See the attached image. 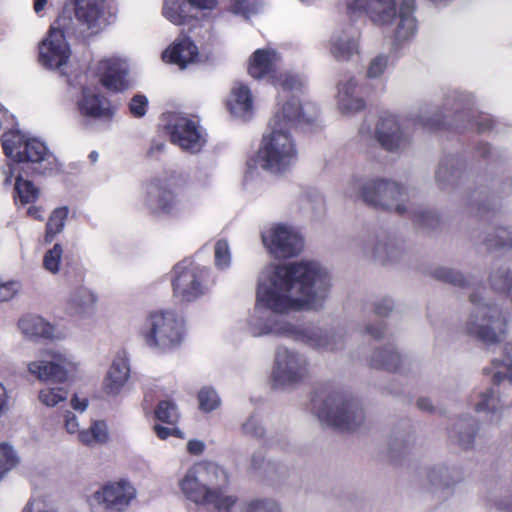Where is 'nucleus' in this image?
<instances>
[{
	"label": "nucleus",
	"mask_w": 512,
	"mask_h": 512,
	"mask_svg": "<svg viewBox=\"0 0 512 512\" xmlns=\"http://www.w3.org/2000/svg\"><path fill=\"white\" fill-rule=\"evenodd\" d=\"M327 273L313 262H295L276 267L271 285L259 284L257 305L276 313L317 309L324 296L318 297L316 284H326Z\"/></svg>",
	"instance_id": "f257e3e1"
},
{
	"label": "nucleus",
	"mask_w": 512,
	"mask_h": 512,
	"mask_svg": "<svg viewBox=\"0 0 512 512\" xmlns=\"http://www.w3.org/2000/svg\"><path fill=\"white\" fill-rule=\"evenodd\" d=\"M304 120V113L294 101L287 102L269 121L270 132L263 136L258 152L265 169L282 172L297 158L291 129Z\"/></svg>",
	"instance_id": "f03ea898"
},
{
	"label": "nucleus",
	"mask_w": 512,
	"mask_h": 512,
	"mask_svg": "<svg viewBox=\"0 0 512 512\" xmlns=\"http://www.w3.org/2000/svg\"><path fill=\"white\" fill-rule=\"evenodd\" d=\"M311 404L322 423L340 432H354L364 421L363 409L357 399L329 387L316 390Z\"/></svg>",
	"instance_id": "7ed1b4c3"
},
{
	"label": "nucleus",
	"mask_w": 512,
	"mask_h": 512,
	"mask_svg": "<svg viewBox=\"0 0 512 512\" xmlns=\"http://www.w3.org/2000/svg\"><path fill=\"white\" fill-rule=\"evenodd\" d=\"M415 0H402L399 5V22L395 30V39L402 42L410 39L416 29ZM368 15L371 21L377 25L391 24L397 17L395 0H352L347 4V13L352 19L357 13Z\"/></svg>",
	"instance_id": "20e7f679"
},
{
	"label": "nucleus",
	"mask_w": 512,
	"mask_h": 512,
	"mask_svg": "<svg viewBox=\"0 0 512 512\" xmlns=\"http://www.w3.org/2000/svg\"><path fill=\"white\" fill-rule=\"evenodd\" d=\"M224 472L215 464L201 462L193 465L180 481V489L187 499L196 504L212 505L218 512H230L237 502L234 496H227L221 487L210 488V476Z\"/></svg>",
	"instance_id": "39448f33"
},
{
	"label": "nucleus",
	"mask_w": 512,
	"mask_h": 512,
	"mask_svg": "<svg viewBox=\"0 0 512 512\" xmlns=\"http://www.w3.org/2000/svg\"><path fill=\"white\" fill-rule=\"evenodd\" d=\"M480 290L485 288L479 287L469 296L475 310L466 324V332L485 344H496L505 337L508 318L495 304L482 303Z\"/></svg>",
	"instance_id": "423d86ee"
},
{
	"label": "nucleus",
	"mask_w": 512,
	"mask_h": 512,
	"mask_svg": "<svg viewBox=\"0 0 512 512\" xmlns=\"http://www.w3.org/2000/svg\"><path fill=\"white\" fill-rule=\"evenodd\" d=\"M140 336L147 346L171 349L178 346L183 338V322L170 311L151 312L140 328Z\"/></svg>",
	"instance_id": "0eeeda50"
},
{
	"label": "nucleus",
	"mask_w": 512,
	"mask_h": 512,
	"mask_svg": "<svg viewBox=\"0 0 512 512\" xmlns=\"http://www.w3.org/2000/svg\"><path fill=\"white\" fill-rule=\"evenodd\" d=\"M105 0H75L74 15L70 9L63 8L49 31L63 35V38L76 36L80 31L78 26L86 29L97 27L98 21L103 15Z\"/></svg>",
	"instance_id": "6e6552de"
},
{
	"label": "nucleus",
	"mask_w": 512,
	"mask_h": 512,
	"mask_svg": "<svg viewBox=\"0 0 512 512\" xmlns=\"http://www.w3.org/2000/svg\"><path fill=\"white\" fill-rule=\"evenodd\" d=\"M180 180L175 175L155 177L146 183L144 206L154 216H171L179 204Z\"/></svg>",
	"instance_id": "1a4fd4ad"
},
{
	"label": "nucleus",
	"mask_w": 512,
	"mask_h": 512,
	"mask_svg": "<svg viewBox=\"0 0 512 512\" xmlns=\"http://www.w3.org/2000/svg\"><path fill=\"white\" fill-rule=\"evenodd\" d=\"M173 295L181 302H191L207 289L210 269L193 261L183 260L173 268Z\"/></svg>",
	"instance_id": "9d476101"
},
{
	"label": "nucleus",
	"mask_w": 512,
	"mask_h": 512,
	"mask_svg": "<svg viewBox=\"0 0 512 512\" xmlns=\"http://www.w3.org/2000/svg\"><path fill=\"white\" fill-rule=\"evenodd\" d=\"M407 195L405 187L384 179L369 181L361 189V198L368 206L387 211L393 210L400 216L408 211L405 204Z\"/></svg>",
	"instance_id": "9b49d317"
},
{
	"label": "nucleus",
	"mask_w": 512,
	"mask_h": 512,
	"mask_svg": "<svg viewBox=\"0 0 512 512\" xmlns=\"http://www.w3.org/2000/svg\"><path fill=\"white\" fill-rule=\"evenodd\" d=\"M1 141L4 154L19 163H39L47 154V147L43 142L27 138L18 130L3 133Z\"/></svg>",
	"instance_id": "f8f14e48"
},
{
	"label": "nucleus",
	"mask_w": 512,
	"mask_h": 512,
	"mask_svg": "<svg viewBox=\"0 0 512 512\" xmlns=\"http://www.w3.org/2000/svg\"><path fill=\"white\" fill-rule=\"evenodd\" d=\"M262 241L276 258L296 256L303 247L300 235L285 225L278 224L262 233Z\"/></svg>",
	"instance_id": "ddd939ff"
},
{
	"label": "nucleus",
	"mask_w": 512,
	"mask_h": 512,
	"mask_svg": "<svg viewBox=\"0 0 512 512\" xmlns=\"http://www.w3.org/2000/svg\"><path fill=\"white\" fill-rule=\"evenodd\" d=\"M306 374L307 363L298 354L284 347L277 349L272 373L275 386L296 384L302 381Z\"/></svg>",
	"instance_id": "4468645a"
},
{
	"label": "nucleus",
	"mask_w": 512,
	"mask_h": 512,
	"mask_svg": "<svg viewBox=\"0 0 512 512\" xmlns=\"http://www.w3.org/2000/svg\"><path fill=\"white\" fill-rule=\"evenodd\" d=\"M375 133L381 147L390 152L398 151L410 142L407 126L393 114L381 117Z\"/></svg>",
	"instance_id": "2eb2a0df"
},
{
	"label": "nucleus",
	"mask_w": 512,
	"mask_h": 512,
	"mask_svg": "<svg viewBox=\"0 0 512 512\" xmlns=\"http://www.w3.org/2000/svg\"><path fill=\"white\" fill-rule=\"evenodd\" d=\"M65 277L69 285L76 286L67 300L66 311L69 315L79 314L96 303V295L82 285L85 279V271L82 267L67 270Z\"/></svg>",
	"instance_id": "dca6fc26"
},
{
	"label": "nucleus",
	"mask_w": 512,
	"mask_h": 512,
	"mask_svg": "<svg viewBox=\"0 0 512 512\" xmlns=\"http://www.w3.org/2000/svg\"><path fill=\"white\" fill-rule=\"evenodd\" d=\"M51 361H33L28 371L43 382L64 383L68 379L70 361L60 353H50Z\"/></svg>",
	"instance_id": "f3484780"
},
{
	"label": "nucleus",
	"mask_w": 512,
	"mask_h": 512,
	"mask_svg": "<svg viewBox=\"0 0 512 512\" xmlns=\"http://www.w3.org/2000/svg\"><path fill=\"white\" fill-rule=\"evenodd\" d=\"M70 48L61 34L49 31L48 36L42 41L39 52L40 62L48 68H60L68 62Z\"/></svg>",
	"instance_id": "a211bd4d"
},
{
	"label": "nucleus",
	"mask_w": 512,
	"mask_h": 512,
	"mask_svg": "<svg viewBox=\"0 0 512 512\" xmlns=\"http://www.w3.org/2000/svg\"><path fill=\"white\" fill-rule=\"evenodd\" d=\"M94 497L104 503L107 509L122 511L135 497V489L129 482L120 480L105 485Z\"/></svg>",
	"instance_id": "6ab92c4d"
},
{
	"label": "nucleus",
	"mask_w": 512,
	"mask_h": 512,
	"mask_svg": "<svg viewBox=\"0 0 512 512\" xmlns=\"http://www.w3.org/2000/svg\"><path fill=\"white\" fill-rule=\"evenodd\" d=\"M97 75L100 84L108 91L123 92L129 83L126 79L127 70L117 59H104L99 61Z\"/></svg>",
	"instance_id": "aec40b11"
},
{
	"label": "nucleus",
	"mask_w": 512,
	"mask_h": 512,
	"mask_svg": "<svg viewBox=\"0 0 512 512\" xmlns=\"http://www.w3.org/2000/svg\"><path fill=\"white\" fill-rule=\"evenodd\" d=\"M79 113L88 118L111 120L114 110L110 101L99 93L84 87L81 98L77 102Z\"/></svg>",
	"instance_id": "412c9836"
},
{
	"label": "nucleus",
	"mask_w": 512,
	"mask_h": 512,
	"mask_svg": "<svg viewBox=\"0 0 512 512\" xmlns=\"http://www.w3.org/2000/svg\"><path fill=\"white\" fill-rule=\"evenodd\" d=\"M171 140L181 148L199 151L205 140L202 138L196 123L186 117L178 118L171 126Z\"/></svg>",
	"instance_id": "4be33fe9"
},
{
	"label": "nucleus",
	"mask_w": 512,
	"mask_h": 512,
	"mask_svg": "<svg viewBox=\"0 0 512 512\" xmlns=\"http://www.w3.org/2000/svg\"><path fill=\"white\" fill-rule=\"evenodd\" d=\"M198 56V47L189 37L176 40L162 53V59L165 62L175 64L180 69H184L188 64L196 62Z\"/></svg>",
	"instance_id": "5701e85b"
},
{
	"label": "nucleus",
	"mask_w": 512,
	"mask_h": 512,
	"mask_svg": "<svg viewBox=\"0 0 512 512\" xmlns=\"http://www.w3.org/2000/svg\"><path fill=\"white\" fill-rule=\"evenodd\" d=\"M130 367L128 359L118 355L112 362L104 381V391L107 394L115 395L120 392L128 380Z\"/></svg>",
	"instance_id": "b1692460"
},
{
	"label": "nucleus",
	"mask_w": 512,
	"mask_h": 512,
	"mask_svg": "<svg viewBox=\"0 0 512 512\" xmlns=\"http://www.w3.org/2000/svg\"><path fill=\"white\" fill-rule=\"evenodd\" d=\"M227 108L236 117L248 119L252 115L253 99L248 86L239 84L231 91Z\"/></svg>",
	"instance_id": "393cba45"
},
{
	"label": "nucleus",
	"mask_w": 512,
	"mask_h": 512,
	"mask_svg": "<svg viewBox=\"0 0 512 512\" xmlns=\"http://www.w3.org/2000/svg\"><path fill=\"white\" fill-rule=\"evenodd\" d=\"M276 56L273 50L257 49L250 57L249 74L255 79L270 75L275 69Z\"/></svg>",
	"instance_id": "a878e982"
},
{
	"label": "nucleus",
	"mask_w": 512,
	"mask_h": 512,
	"mask_svg": "<svg viewBox=\"0 0 512 512\" xmlns=\"http://www.w3.org/2000/svg\"><path fill=\"white\" fill-rule=\"evenodd\" d=\"M18 326L23 334L30 338L53 337L54 327L37 315H25L19 319Z\"/></svg>",
	"instance_id": "bb28decb"
},
{
	"label": "nucleus",
	"mask_w": 512,
	"mask_h": 512,
	"mask_svg": "<svg viewBox=\"0 0 512 512\" xmlns=\"http://www.w3.org/2000/svg\"><path fill=\"white\" fill-rule=\"evenodd\" d=\"M356 87L357 82L354 77L338 85L340 95L339 107L345 114L358 112L365 108V102L362 98L352 97Z\"/></svg>",
	"instance_id": "cd10ccee"
},
{
	"label": "nucleus",
	"mask_w": 512,
	"mask_h": 512,
	"mask_svg": "<svg viewBox=\"0 0 512 512\" xmlns=\"http://www.w3.org/2000/svg\"><path fill=\"white\" fill-rule=\"evenodd\" d=\"M192 8L186 0H165L162 14L175 25H183L195 19L190 13Z\"/></svg>",
	"instance_id": "c85d7f7f"
},
{
	"label": "nucleus",
	"mask_w": 512,
	"mask_h": 512,
	"mask_svg": "<svg viewBox=\"0 0 512 512\" xmlns=\"http://www.w3.org/2000/svg\"><path fill=\"white\" fill-rule=\"evenodd\" d=\"M505 357L503 360H493L492 368L486 367L483 369L485 375H490L493 369L497 371L493 373L492 381L494 385H499L503 380L507 379L512 383V345L507 343L504 346Z\"/></svg>",
	"instance_id": "c756f323"
},
{
	"label": "nucleus",
	"mask_w": 512,
	"mask_h": 512,
	"mask_svg": "<svg viewBox=\"0 0 512 512\" xmlns=\"http://www.w3.org/2000/svg\"><path fill=\"white\" fill-rule=\"evenodd\" d=\"M402 357L394 349H378L375 350L371 359L370 367L386 370L389 372H396L402 365Z\"/></svg>",
	"instance_id": "7c9ffc66"
},
{
	"label": "nucleus",
	"mask_w": 512,
	"mask_h": 512,
	"mask_svg": "<svg viewBox=\"0 0 512 512\" xmlns=\"http://www.w3.org/2000/svg\"><path fill=\"white\" fill-rule=\"evenodd\" d=\"M476 422L472 419H461L453 427L454 434L450 437L463 450L473 447L477 433Z\"/></svg>",
	"instance_id": "2f4dec72"
},
{
	"label": "nucleus",
	"mask_w": 512,
	"mask_h": 512,
	"mask_svg": "<svg viewBox=\"0 0 512 512\" xmlns=\"http://www.w3.org/2000/svg\"><path fill=\"white\" fill-rule=\"evenodd\" d=\"M39 196L40 190L32 181L24 179L21 175L16 177L13 190L15 203L32 204L38 200Z\"/></svg>",
	"instance_id": "473e14b6"
},
{
	"label": "nucleus",
	"mask_w": 512,
	"mask_h": 512,
	"mask_svg": "<svg viewBox=\"0 0 512 512\" xmlns=\"http://www.w3.org/2000/svg\"><path fill=\"white\" fill-rule=\"evenodd\" d=\"M272 83L277 88H280L282 90V92L287 93V94L299 93L302 91V88H303V82L300 79V77L298 75H295L292 73H280L279 75L272 76ZM292 101H294L297 105L302 107L299 100L294 95H292V97L290 99H288L282 105V107L287 102H292ZM301 109L303 110V108H301Z\"/></svg>",
	"instance_id": "72a5a7b5"
},
{
	"label": "nucleus",
	"mask_w": 512,
	"mask_h": 512,
	"mask_svg": "<svg viewBox=\"0 0 512 512\" xmlns=\"http://www.w3.org/2000/svg\"><path fill=\"white\" fill-rule=\"evenodd\" d=\"M68 214L69 209L67 206L58 207L51 212L45 227V243H51L56 235L63 231Z\"/></svg>",
	"instance_id": "f704fd0d"
},
{
	"label": "nucleus",
	"mask_w": 512,
	"mask_h": 512,
	"mask_svg": "<svg viewBox=\"0 0 512 512\" xmlns=\"http://www.w3.org/2000/svg\"><path fill=\"white\" fill-rule=\"evenodd\" d=\"M154 416L169 426H176L180 419L178 408L172 400L159 401L154 409Z\"/></svg>",
	"instance_id": "c9c22d12"
},
{
	"label": "nucleus",
	"mask_w": 512,
	"mask_h": 512,
	"mask_svg": "<svg viewBox=\"0 0 512 512\" xmlns=\"http://www.w3.org/2000/svg\"><path fill=\"white\" fill-rule=\"evenodd\" d=\"M358 44L353 38L343 40L333 39L330 45V52L338 61H348L354 53L358 52Z\"/></svg>",
	"instance_id": "e433bc0d"
},
{
	"label": "nucleus",
	"mask_w": 512,
	"mask_h": 512,
	"mask_svg": "<svg viewBox=\"0 0 512 512\" xmlns=\"http://www.w3.org/2000/svg\"><path fill=\"white\" fill-rule=\"evenodd\" d=\"M79 440L86 445L95 443H105L108 440L107 425L104 421H95L89 430L79 433Z\"/></svg>",
	"instance_id": "4c0bfd02"
},
{
	"label": "nucleus",
	"mask_w": 512,
	"mask_h": 512,
	"mask_svg": "<svg viewBox=\"0 0 512 512\" xmlns=\"http://www.w3.org/2000/svg\"><path fill=\"white\" fill-rule=\"evenodd\" d=\"M433 276L437 280L443 281L445 283L465 288L469 286V281L458 271L453 269L440 267L433 271Z\"/></svg>",
	"instance_id": "58836bf2"
},
{
	"label": "nucleus",
	"mask_w": 512,
	"mask_h": 512,
	"mask_svg": "<svg viewBox=\"0 0 512 512\" xmlns=\"http://www.w3.org/2000/svg\"><path fill=\"white\" fill-rule=\"evenodd\" d=\"M199 408L204 412H211L219 407L220 398L216 391L210 387H203L197 395Z\"/></svg>",
	"instance_id": "ea45409f"
},
{
	"label": "nucleus",
	"mask_w": 512,
	"mask_h": 512,
	"mask_svg": "<svg viewBox=\"0 0 512 512\" xmlns=\"http://www.w3.org/2000/svg\"><path fill=\"white\" fill-rule=\"evenodd\" d=\"M68 392L63 388H46L39 392V400L46 406L54 407L67 399Z\"/></svg>",
	"instance_id": "a19ab883"
},
{
	"label": "nucleus",
	"mask_w": 512,
	"mask_h": 512,
	"mask_svg": "<svg viewBox=\"0 0 512 512\" xmlns=\"http://www.w3.org/2000/svg\"><path fill=\"white\" fill-rule=\"evenodd\" d=\"M485 243L488 249L512 248V232L506 228H498L495 236H489Z\"/></svg>",
	"instance_id": "79ce46f5"
},
{
	"label": "nucleus",
	"mask_w": 512,
	"mask_h": 512,
	"mask_svg": "<svg viewBox=\"0 0 512 512\" xmlns=\"http://www.w3.org/2000/svg\"><path fill=\"white\" fill-rule=\"evenodd\" d=\"M499 409H501L500 399L495 396L493 388L483 393L481 395V401L475 406L477 412H496Z\"/></svg>",
	"instance_id": "37998d69"
},
{
	"label": "nucleus",
	"mask_w": 512,
	"mask_h": 512,
	"mask_svg": "<svg viewBox=\"0 0 512 512\" xmlns=\"http://www.w3.org/2000/svg\"><path fill=\"white\" fill-rule=\"evenodd\" d=\"M17 461L13 449L7 444H0V479L16 465Z\"/></svg>",
	"instance_id": "c03bdc74"
},
{
	"label": "nucleus",
	"mask_w": 512,
	"mask_h": 512,
	"mask_svg": "<svg viewBox=\"0 0 512 512\" xmlns=\"http://www.w3.org/2000/svg\"><path fill=\"white\" fill-rule=\"evenodd\" d=\"M63 249L60 244L56 243L53 248L49 249L43 258V266L46 270L56 273L59 271L60 260Z\"/></svg>",
	"instance_id": "a18cd8bd"
},
{
	"label": "nucleus",
	"mask_w": 512,
	"mask_h": 512,
	"mask_svg": "<svg viewBox=\"0 0 512 512\" xmlns=\"http://www.w3.org/2000/svg\"><path fill=\"white\" fill-rule=\"evenodd\" d=\"M230 264L229 245L226 240H218L215 244V265L218 268H226Z\"/></svg>",
	"instance_id": "49530a36"
},
{
	"label": "nucleus",
	"mask_w": 512,
	"mask_h": 512,
	"mask_svg": "<svg viewBox=\"0 0 512 512\" xmlns=\"http://www.w3.org/2000/svg\"><path fill=\"white\" fill-rule=\"evenodd\" d=\"M129 112L134 118H142L145 116L148 108V99L143 94L134 95L129 104Z\"/></svg>",
	"instance_id": "de8ad7c7"
},
{
	"label": "nucleus",
	"mask_w": 512,
	"mask_h": 512,
	"mask_svg": "<svg viewBox=\"0 0 512 512\" xmlns=\"http://www.w3.org/2000/svg\"><path fill=\"white\" fill-rule=\"evenodd\" d=\"M247 512H280V508L272 500H254L248 504Z\"/></svg>",
	"instance_id": "09e8293b"
},
{
	"label": "nucleus",
	"mask_w": 512,
	"mask_h": 512,
	"mask_svg": "<svg viewBox=\"0 0 512 512\" xmlns=\"http://www.w3.org/2000/svg\"><path fill=\"white\" fill-rule=\"evenodd\" d=\"M256 4L252 0H232L230 11L234 14L249 15L256 12Z\"/></svg>",
	"instance_id": "8fccbe9b"
},
{
	"label": "nucleus",
	"mask_w": 512,
	"mask_h": 512,
	"mask_svg": "<svg viewBox=\"0 0 512 512\" xmlns=\"http://www.w3.org/2000/svg\"><path fill=\"white\" fill-rule=\"evenodd\" d=\"M388 57L385 55H379L375 57L368 68L367 76L369 78H376L382 75L387 67Z\"/></svg>",
	"instance_id": "3c124183"
},
{
	"label": "nucleus",
	"mask_w": 512,
	"mask_h": 512,
	"mask_svg": "<svg viewBox=\"0 0 512 512\" xmlns=\"http://www.w3.org/2000/svg\"><path fill=\"white\" fill-rule=\"evenodd\" d=\"M153 431L156 434V436L161 440H166L170 436L183 438V432L176 426L165 427L160 424H156L153 427Z\"/></svg>",
	"instance_id": "603ef678"
},
{
	"label": "nucleus",
	"mask_w": 512,
	"mask_h": 512,
	"mask_svg": "<svg viewBox=\"0 0 512 512\" xmlns=\"http://www.w3.org/2000/svg\"><path fill=\"white\" fill-rule=\"evenodd\" d=\"M242 430L245 434L254 437H262L264 430L260 427L254 417H250L243 425Z\"/></svg>",
	"instance_id": "864d4df0"
},
{
	"label": "nucleus",
	"mask_w": 512,
	"mask_h": 512,
	"mask_svg": "<svg viewBox=\"0 0 512 512\" xmlns=\"http://www.w3.org/2000/svg\"><path fill=\"white\" fill-rule=\"evenodd\" d=\"M189 5L199 11H213L218 6V0H186Z\"/></svg>",
	"instance_id": "5fc2aeb1"
},
{
	"label": "nucleus",
	"mask_w": 512,
	"mask_h": 512,
	"mask_svg": "<svg viewBox=\"0 0 512 512\" xmlns=\"http://www.w3.org/2000/svg\"><path fill=\"white\" fill-rule=\"evenodd\" d=\"M393 309V304L389 299H382L375 304L374 312L376 315L387 316Z\"/></svg>",
	"instance_id": "6e6d98bb"
},
{
	"label": "nucleus",
	"mask_w": 512,
	"mask_h": 512,
	"mask_svg": "<svg viewBox=\"0 0 512 512\" xmlns=\"http://www.w3.org/2000/svg\"><path fill=\"white\" fill-rule=\"evenodd\" d=\"M14 294L15 291L12 283L0 284V302L12 299Z\"/></svg>",
	"instance_id": "4d7b16f0"
},
{
	"label": "nucleus",
	"mask_w": 512,
	"mask_h": 512,
	"mask_svg": "<svg viewBox=\"0 0 512 512\" xmlns=\"http://www.w3.org/2000/svg\"><path fill=\"white\" fill-rule=\"evenodd\" d=\"M385 331V326L383 323H378L376 325H368L366 327V332L371 335L374 339H380L383 337Z\"/></svg>",
	"instance_id": "13d9d810"
},
{
	"label": "nucleus",
	"mask_w": 512,
	"mask_h": 512,
	"mask_svg": "<svg viewBox=\"0 0 512 512\" xmlns=\"http://www.w3.org/2000/svg\"><path fill=\"white\" fill-rule=\"evenodd\" d=\"M65 428L68 433H75L78 429L76 416L71 412H67L65 416Z\"/></svg>",
	"instance_id": "bf43d9fd"
},
{
	"label": "nucleus",
	"mask_w": 512,
	"mask_h": 512,
	"mask_svg": "<svg viewBox=\"0 0 512 512\" xmlns=\"http://www.w3.org/2000/svg\"><path fill=\"white\" fill-rule=\"evenodd\" d=\"M204 449V443L199 440H190L187 443V451L192 455H199L204 451Z\"/></svg>",
	"instance_id": "052dcab7"
},
{
	"label": "nucleus",
	"mask_w": 512,
	"mask_h": 512,
	"mask_svg": "<svg viewBox=\"0 0 512 512\" xmlns=\"http://www.w3.org/2000/svg\"><path fill=\"white\" fill-rule=\"evenodd\" d=\"M430 125L435 130H452L455 129L451 123H448L444 119H433L430 121Z\"/></svg>",
	"instance_id": "680f3d73"
},
{
	"label": "nucleus",
	"mask_w": 512,
	"mask_h": 512,
	"mask_svg": "<svg viewBox=\"0 0 512 512\" xmlns=\"http://www.w3.org/2000/svg\"><path fill=\"white\" fill-rule=\"evenodd\" d=\"M493 128V121L491 119L485 118L476 123V130L478 133H484Z\"/></svg>",
	"instance_id": "e2e57ef3"
},
{
	"label": "nucleus",
	"mask_w": 512,
	"mask_h": 512,
	"mask_svg": "<svg viewBox=\"0 0 512 512\" xmlns=\"http://www.w3.org/2000/svg\"><path fill=\"white\" fill-rule=\"evenodd\" d=\"M71 405L75 410H78L80 412H83L88 405L87 399H79L77 395H74L71 400Z\"/></svg>",
	"instance_id": "0e129e2a"
},
{
	"label": "nucleus",
	"mask_w": 512,
	"mask_h": 512,
	"mask_svg": "<svg viewBox=\"0 0 512 512\" xmlns=\"http://www.w3.org/2000/svg\"><path fill=\"white\" fill-rule=\"evenodd\" d=\"M42 213H43V210L39 206H30L27 209V215L34 220L42 221L43 220Z\"/></svg>",
	"instance_id": "69168bd1"
},
{
	"label": "nucleus",
	"mask_w": 512,
	"mask_h": 512,
	"mask_svg": "<svg viewBox=\"0 0 512 512\" xmlns=\"http://www.w3.org/2000/svg\"><path fill=\"white\" fill-rule=\"evenodd\" d=\"M417 405H418V409H420V410L427 411V412L434 411V407H433L431 401L427 398H418Z\"/></svg>",
	"instance_id": "338daca9"
},
{
	"label": "nucleus",
	"mask_w": 512,
	"mask_h": 512,
	"mask_svg": "<svg viewBox=\"0 0 512 512\" xmlns=\"http://www.w3.org/2000/svg\"><path fill=\"white\" fill-rule=\"evenodd\" d=\"M430 217L434 218V215H432L430 212H427V211H422V210L419 211L418 210V216H417L418 226H424Z\"/></svg>",
	"instance_id": "774afa93"
}]
</instances>
